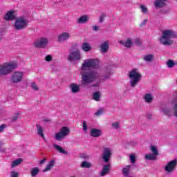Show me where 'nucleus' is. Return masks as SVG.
<instances>
[{"label":"nucleus","instance_id":"obj_48","mask_svg":"<svg viewBox=\"0 0 177 177\" xmlns=\"http://www.w3.org/2000/svg\"><path fill=\"white\" fill-rule=\"evenodd\" d=\"M46 62H52V55L46 56Z\"/></svg>","mask_w":177,"mask_h":177},{"label":"nucleus","instance_id":"obj_32","mask_svg":"<svg viewBox=\"0 0 177 177\" xmlns=\"http://www.w3.org/2000/svg\"><path fill=\"white\" fill-rule=\"evenodd\" d=\"M81 168H91L92 163L88 161H83L80 165Z\"/></svg>","mask_w":177,"mask_h":177},{"label":"nucleus","instance_id":"obj_23","mask_svg":"<svg viewBox=\"0 0 177 177\" xmlns=\"http://www.w3.org/2000/svg\"><path fill=\"white\" fill-rule=\"evenodd\" d=\"M53 147L57 150V151H59V153H61V154H68V152L66 151L63 147H62L60 145H57L56 144L53 145Z\"/></svg>","mask_w":177,"mask_h":177},{"label":"nucleus","instance_id":"obj_27","mask_svg":"<svg viewBox=\"0 0 177 177\" xmlns=\"http://www.w3.org/2000/svg\"><path fill=\"white\" fill-rule=\"evenodd\" d=\"M70 88L73 93H78L80 92V86L78 84H71Z\"/></svg>","mask_w":177,"mask_h":177},{"label":"nucleus","instance_id":"obj_25","mask_svg":"<svg viewBox=\"0 0 177 177\" xmlns=\"http://www.w3.org/2000/svg\"><path fill=\"white\" fill-rule=\"evenodd\" d=\"M82 49L84 52H89L92 49V47L89 43L85 42L82 44Z\"/></svg>","mask_w":177,"mask_h":177},{"label":"nucleus","instance_id":"obj_44","mask_svg":"<svg viewBox=\"0 0 177 177\" xmlns=\"http://www.w3.org/2000/svg\"><path fill=\"white\" fill-rule=\"evenodd\" d=\"M19 115H20V113H15V115L12 117L13 121H17V120H19Z\"/></svg>","mask_w":177,"mask_h":177},{"label":"nucleus","instance_id":"obj_51","mask_svg":"<svg viewBox=\"0 0 177 177\" xmlns=\"http://www.w3.org/2000/svg\"><path fill=\"white\" fill-rule=\"evenodd\" d=\"M95 115L100 117V115H103V111H97L95 113Z\"/></svg>","mask_w":177,"mask_h":177},{"label":"nucleus","instance_id":"obj_46","mask_svg":"<svg viewBox=\"0 0 177 177\" xmlns=\"http://www.w3.org/2000/svg\"><path fill=\"white\" fill-rule=\"evenodd\" d=\"M135 43L136 45H138V46H140V45H142V40H140V39L138 38L135 40Z\"/></svg>","mask_w":177,"mask_h":177},{"label":"nucleus","instance_id":"obj_49","mask_svg":"<svg viewBox=\"0 0 177 177\" xmlns=\"http://www.w3.org/2000/svg\"><path fill=\"white\" fill-rule=\"evenodd\" d=\"M32 88L34 91H38V86L35 83H32Z\"/></svg>","mask_w":177,"mask_h":177},{"label":"nucleus","instance_id":"obj_19","mask_svg":"<svg viewBox=\"0 0 177 177\" xmlns=\"http://www.w3.org/2000/svg\"><path fill=\"white\" fill-rule=\"evenodd\" d=\"M167 0H155L153 5L156 8H164L167 3Z\"/></svg>","mask_w":177,"mask_h":177},{"label":"nucleus","instance_id":"obj_41","mask_svg":"<svg viewBox=\"0 0 177 177\" xmlns=\"http://www.w3.org/2000/svg\"><path fill=\"white\" fill-rule=\"evenodd\" d=\"M83 131L85 133H86L88 131V124H86V122L83 121Z\"/></svg>","mask_w":177,"mask_h":177},{"label":"nucleus","instance_id":"obj_12","mask_svg":"<svg viewBox=\"0 0 177 177\" xmlns=\"http://www.w3.org/2000/svg\"><path fill=\"white\" fill-rule=\"evenodd\" d=\"M81 59L82 56L80 50L71 52L68 56V60L69 62H77L78 60H81Z\"/></svg>","mask_w":177,"mask_h":177},{"label":"nucleus","instance_id":"obj_30","mask_svg":"<svg viewBox=\"0 0 177 177\" xmlns=\"http://www.w3.org/2000/svg\"><path fill=\"white\" fill-rule=\"evenodd\" d=\"M144 99L146 103H151V102H153V99H154V97H153L151 94L147 93L145 94Z\"/></svg>","mask_w":177,"mask_h":177},{"label":"nucleus","instance_id":"obj_53","mask_svg":"<svg viewBox=\"0 0 177 177\" xmlns=\"http://www.w3.org/2000/svg\"><path fill=\"white\" fill-rule=\"evenodd\" d=\"M81 158H84V160H88L89 158V156H88L85 154H83L81 156Z\"/></svg>","mask_w":177,"mask_h":177},{"label":"nucleus","instance_id":"obj_11","mask_svg":"<svg viewBox=\"0 0 177 177\" xmlns=\"http://www.w3.org/2000/svg\"><path fill=\"white\" fill-rule=\"evenodd\" d=\"M48 44H49V40L46 37H40L37 39L35 43V48H44L48 46Z\"/></svg>","mask_w":177,"mask_h":177},{"label":"nucleus","instance_id":"obj_1","mask_svg":"<svg viewBox=\"0 0 177 177\" xmlns=\"http://www.w3.org/2000/svg\"><path fill=\"white\" fill-rule=\"evenodd\" d=\"M81 75L82 77L81 86L83 87L95 82L100 77L99 72L96 71H82Z\"/></svg>","mask_w":177,"mask_h":177},{"label":"nucleus","instance_id":"obj_34","mask_svg":"<svg viewBox=\"0 0 177 177\" xmlns=\"http://www.w3.org/2000/svg\"><path fill=\"white\" fill-rule=\"evenodd\" d=\"M164 115H167V117H171L174 115L177 118V111H163Z\"/></svg>","mask_w":177,"mask_h":177},{"label":"nucleus","instance_id":"obj_33","mask_svg":"<svg viewBox=\"0 0 177 177\" xmlns=\"http://www.w3.org/2000/svg\"><path fill=\"white\" fill-rule=\"evenodd\" d=\"M93 99L95 100V102H99L100 100V92L97 91L93 93Z\"/></svg>","mask_w":177,"mask_h":177},{"label":"nucleus","instance_id":"obj_7","mask_svg":"<svg viewBox=\"0 0 177 177\" xmlns=\"http://www.w3.org/2000/svg\"><path fill=\"white\" fill-rule=\"evenodd\" d=\"M70 135V129L67 127H64L60 129L59 132L56 133L54 138L57 142H62V140H64L66 139V136H68Z\"/></svg>","mask_w":177,"mask_h":177},{"label":"nucleus","instance_id":"obj_10","mask_svg":"<svg viewBox=\"0 0 177 177\" xmlns=\"http://www.w3.org/2000/svg\"><path fill=\"white\" fill-rule=\"evenodd\" d=\"M111 148L110 147H104L102 153V158L106 164H109L110 162V158H111L112 153H111Z\"/></svg>","mask_w":177,"mask_h":177},{"label":"nucleus","instance_id":"obj_16","mask_svg":"<svg viewBox=\"0 0 177 177\" xmlns=\"http://www.w3.org/2000/svg\"><path fill=\"white\" fill-rule=\"evenodd\" d=\"M4 19L6 20V21L15 20V19H16V17L15 16V11L10 10L7 12L4 16Z\"/></svg>","mask_w":177,"mask_h":177},{"label":"nucleus","instance_id":"obj_38","mask_svg":"<svg viewBox=\"0 0 177 177\" xmlns=\"http://www.w3.org/2000/svg\"><path fill=\"white\" fill-rule=\"evenodd\" d=\"M167 66L169 67V68H172L173 66H175V62H174V61H172V59H169L167 61Z\"/></svg>","mask_w":177,"mask_h":177},{"label":"nucleus","instance_id":"obj_21","mask_svg":"<svg viewBox=\"0 0 177 177\" xmlns=\"http://www.w3.org/2000/svg\"><path fill=\"white\" fill-rule=\"evenodd\" d=\"M55 164L56 161L55 159L51 160L46 165V168L43 170V172H48V171H50V169L55 167Z\"/></svg>","mask_w":177,"mask_h":177},{"label":"nucleus","instance_id":"obj_57","mask_svg":"<svg viewBox=\"0 0 177 177\" xmlns=\"http://www.w3.org/2000/svg\"><path fill=\"white\" fill-rule=\"evenodd\" d=\"M0 151H1V153H3L5 151V149L1 148Z\"/></svg>","mask_w":177,"mask_h":177},{"label":"nucleus","instance_id":"obj_3","mask_svg":"<svg viewBox=\"0 0 177 177\" xmlns=\"http://www.w3.org/2000/svg\"><path fill=\"white\" fill-rule=\"evenodd\" d=\"M129 77L130 78V86L135 88L137 84H139V81L142 80V75L138 71V69L134 68L129 73Z\"/></svg>","mask_w":177,"mask_h":177},{"label":"nucleus","instance_id":"obj_2","mask_svg":"<svg viewBox=\"0 0 177 177\" xmlns=\"http://www.w3.org/2000/svg\"><path fill=\"white\" fill-rule=\"evenodd\" d=\"M177 38V32L172 30H165L162 32L160 41L165 46H169L174 44V39Z\"/></svg>","mask_w":177,"mask_h":177},{"label":"nucleus","instance_id":"obj_54","mask_svg":"<svg viewBox=\"0 0 177 177\" xmlns=\"http://www.w3.org/2000/svg\"><path fill=\"white\" fill-rule=\"evenodd\" d=\"M93 30L94 31H97L99 30V26H93Z\"/></svg>","mask_w":177,"mask_h":177},{"label":"nucleus","instance_id":"obj_43","mask_svg":"<svg viewBox=\"0 0 177 177\" xmlns=\"http://www.w3.org/2000/svg\"><path fill=\"white\" fill-rule=\"evenodd\" d=\"M105 17H106V15L104 14L101 15L99 19L100 23H103V21H104Z\"/></svg>","mask_w":177,"mask_h":177},{"label":"nucleus","instance_id":"obj_17","mask_svg":"<svg viewBox=\"0 0 177 177\" xmlns=\"http://www.w3.org/2000/svg\"><path fill=\"white\" fill-rule=\"evenodd\" d=\"M109 48H110V44L109 43V41H104L100 45V52H102V53H106V52L109 51Z\"/></svg>","mask_w":177,"mask_h":177},{"label":"nucleus","instance_id":"obj_52","mask_svg":"<svg viewBox=\"0 0 177 177\" xmlns=\"http://www.w3.org/2000/svg\"><path fill=\"white\" fill-rule=\"evenodd\" d=\"M46 161V158H43L41 160L39 161L40 165L45 164Z\"/></svg>","mask_w":177,"mask_h":177},{"label":"nucleus","instance_id":"obj_37","mask_svg":"<svg viewBox=\"0 0 177 177\" xmlns=\"http://www.w3.org/2000/svg\"><path fill=\"white\" fill-rule=\"evenodd\" d=\"M130 161L131 164H135V162H136V156L135 153H131L130 155Z\"/></svg>","mask_w":177,"mask_h":177},{"label":"nucleus","instance_id":"obj_50","mask_svg":"<svg viewBox=\"0 0 177 177\" xmlns=\"http://www.w3.org/2000/svg\"><path fill=\"white\" fill-rule=\"evenodd\" d=\"M147 19H145L143 21H142V23H141L140 24V27H143V26H146V23H147Z\"/></svg>","mask_w":177,"mask_h":177},{"label":"nucleus","instance_id":"obj_36","mask_svg":"<svg viewBox=\"0 0 177 177\" xmlns=\"http://www.w3.org/2000/svg\"><path fill=\"white\" fill-rule=\"evenodd\" d=\"M111 127L113 129H116V130L121 129V126L120 125V122H113L111 124Z\"/></svg>","mask_w":177,"mask_h":177},{"label":"nucleus","instance_id":"obj_14","mask_svg":"<svg viewBox=\"0 0 177 177\" xmlns=\"http://www.w3.org/2000/svg\"><path fill=\"white\" fill-rule=\"evenodd\" d=\"M111 169V165L110 163H107L104 165L102 167V171L100 172V176H104L107 175L110 172V169Z\"/></svg>","mask_w":177,"mask_h":177},{"label":"nucleus","instance_id":"obj_56","mask_svg":"<svg viewBox=\"0 0 177 177\" xmlns=\"http://www.w3.org/2000/svg\"><path fill=\"white\" fill-rule=\"evenodd\" d=\"M98 111H104V109L103 108H101V109H98Z\"/></svg>","mask_w":177,"mask_h":177},{"label":"nucleus","instance_id":"obj_47","mask_svg":"<svg viewBox=\"0 0 177 177\" xmlns=\"http://www.w3.org/2000/svg\"><path fill=\"white\" fill-rule=\"evenodd\" d=\"M5 128H6V124H1L0 126V133L1 132H3V131L5 130Z\"/></svg>","mask_w":177,"mask_h":177},{"label":"nucleus","instance_id":"obj_20","mask_svg":"<svg viewBox=\"0 0 177 177\" xmlns=\"http://www.w3.org/2000/svg\"><path fill=\"white\" fill-rule=\"evenodd\" d=\"M89 20V17L88 15H83L79 17L77 20V24H85V23H88Z\"/></svg>","mask_w":177,"mask_h":177},{"label":"nucleus","instance_id":"obj_45","mask_svg":"<svg viewBox=\"0 0 177 177\" xmlns=\"http://www.w3.org/2000/svg\"><path fill=\"white\" fill-rule=\"evenodd\" d=\"M146 117L148 120H151V118H153V114L151 113V112H148L146 114Z\"/></svg>","mask_w":177,"mask_h":177},{"label":"nucleus","instance_id":"obj_8","mask_svg":"<svg viewBox=\"0 0 177 177\" xmlns=\"http://www.w3.org/2000/svg\"><path fill=\"white\" fill-rule=\"evenodd\" d=\"M150 147V150L152 153H149L145 154V158L149 161H156V160H157V157L159 156L158 149L155 145H151Z\"/></svg>","mask_w":177,"mask_h":177},{"label":"nucleus","instance_id":"obj_13","mask_svg":"<svg viewBox=\"0 0 177 177\" xmlns=\"http://www.w3.org/2000/svg\"><path fill=\"white\" fill-rule=\"evenodd\" d=\"M177 165V160H173L170 162H169L165 166V171L167 172L168 174H172L176 168Z\"/></svg>","mask_w":177,"mask_h":177},{"label":"nucleus","instance_id":"obj_35","mask_svg":"<svg viewBox=\"0 0 177 177\" xmlns=\"http://www.w3.org/2000/svg\"><path fill=\"white\" fill-rule=\"evenodd\" d=\"M143 59L145 62H150L154 59V55H147L144 56Z\"/></svg>","mask_w":177,"mask_h":177},{"label":"nucleus","instance_id":"obj_40","mask_svg":"<svg viewBox=\"0 0 177 177\" xmlns=\"http://www.w3.org/2000/svg\"><path fill=\"white\" fill-rule=\"evenodd\" d=\"M140 9H141V11H142L144 14L147 13V8L146 6L140 5Z\"/></svg>","mask_w":177,"mask_h":177},{"label":"nucleus","instance_id":"obj_24","mask_svg":"<svg viewBox=\"0 0 177 177\" xmlns=\"http://www.w3.org/2000/svg\"><path fill=\"white\" fill-rule=\"evenodd\" d=\"M120 44L123 45V46H125V48H129L132 46V40L131 39H127L126 41H120Z\"/></svg>","mask_w":177,"mask_h":177},{"label":"nucleus","instance_id":"obj_22","mask_svg":"<svg viewBox=\"0 0 177 177\" xmlns=\"http://www.w3.org/2000/svg\"><path fill=\"white\" fill-rule=\"evenodd\" d=\"M131 168H132L131 165H127L122 169L123 176H125V177L129 176V174L131 172Z\"/></svg>","mask_w":177,"mask_h":177},{"label":"nucleus","instance_id":"obj_15","mask_svg":"<svg viewBox=\"0 0 177 177\" xmlns=\"http://www.w3.org/2000/svg\"><path fill=\"white\" fill-rule=\"evenodd\" d=\"M69 38H71L70 33L66 32H63L58 36V42H64V41H67Z\"/></svg>","mask_w":177,"mask_h":177},{"label":"nucleus","instance_id":"obj_26","mask_svg":"<svg viewBox=\"0 0 177 177\" xmlns=\"http://www.w3.org/2000/svg\"><path fill=\"white\" fill-rule=\"evenodd\" d=\"M111 75V69L110 68H106L104 71V73L102 75V80H109L110 78V76Z\"/></svg>","mask_w":177,"mask_h":177},{"label":"nucleus","instance_id":"obj_18","mask_svg":"<svg viewBox=\"0 0 177 177\" xmlns=\"http://www.w3.org/2000/svg\"><path fill=\"white\" fill-rule=\"evenodd\" d=\"M90 135L93 138H99V136L102 135V130L97 129H91Z\"/></svg>","mask_w":177,"mask_h":177},{"label":"nucleus","instance_id":"obj_42","mask_svg":"<svg viewBox=\"0 0 177 177\" xmlns=\"http://www.w3.org/2000/svg\"><path fill=\"white\" fill-rule=\"evenodd\" d=\"M127 145H129V146H132L133 147H135L138 146V142L136 141H130L127 142Z\"/></svg>","mask_w":177,"mask_h":177},{"label":"nucleus","instance_id":"obj_31","mask_svg":"<svg viewBox=\"0 0 177 177\" xmlns=\"http://www.w3.org/2000/svg\"><path fill=\"white\" fill-rule=\"evenodd\" d=\"M39 174V167H34L30 170V175L32 177H35L37 175Z\"/></svg>","mask_w":177,"mask_h":177},{"label":"nucleus","instance_id":"obj_4","mask_svg":"<svg viewBox=\"0 0 177 177\" xmlns=\"http://www.w3.org/2000/svg\"><path fill=\"white\" fill-rule=\"evenodd\" d=\"M16 67H17V64L15 62L3 64L0 66V75H8V74H10Z\"/></svg>","mask_w":177,"mask_h":177},{"label":"nucleus","instance_id":"obj_6","mask_svg":"<svg viewBox=\"0 0 177 177\" xmlns=\"http://www.w3.org/2000/svg\"><path fill=\"white\" fill-rule=\"evenodd\" d=\"M14 27L17 31H20V30H24L28 27V21L24 17H19L16 19Z\"/></svg>","mask_w":177,"mask_h":177},{"label":"nucleus","instance_id":"obj_58","mask_svg":"<svg viewBox=\"0 0 177 177\" xmlns=\"http://www.w3.org/2000/svg\"><path fill=\"white\" fill-rule=\"evenodd\" d=\"M98 86V84H94V85H93V86Z\"/></svg>","mask_w":177,"mask_h":177},{"label":"nucleus","instance_id":"obj_28","mask_svg":"<svg viewBox=\"0 0 177 177\" xmlns=\"http://www.w3.org/2000/svg\"><path fill=\"white\" fill-rule=\"evenodd\" d=\"M36 128L37 129L38 135H39L44 139V138H45V136L44 135V129H42V127H41V124H37Z\"/></svg>","mask_w":177,"mask_h":177},{"label":"nucleus","instance_id":"obj_5","mask_svg":"<svg viewBox=\"0 0 177 177\" xmlns=\"http://www.w3.org/2000/svg\"><path fill=\"white\" fill-rule=\"evenodd\" d=\"M86 68H99V60L95 59H85L81 70L82 71H86Z\"/></svg>","mask_w":177,"mask_h":177},{"label":"nucleus","instance_id":"obj_39","mask_svg":"<svg viewBox=\"0 0 177 177\" xmlns=\"http://www.w3.org/2000/svg\"><path fill=\"white\" fill-rule=\"evenodd\" d=\"M10 177H19V172L13 170L10 173Z\"/></svg>","mask_w":177,"mask_h":177},{"label":"nucleus","instance_id":"obj_29","mask_svg":"<svg viewBox=\"0 0 177 177\" xmlns=\"http://www.w3.org/2000/svg\"><path fill=\"white\" fill-rule=\"evenodd\" d=\"M23 162V159L21 158H18L14 161L12 162L11 164V168H16V167L20 165Z\"/></svg>","mask_w":177,"mask_h":177},{"label":"nucleus","instance_id":"obj_55","mask_svg":"<svg viewBox=\"0 0 177 177\" xmlns=\"http://www.w3.org/2000/svg\"><path fill=\"white\" fill-rule=\"evenodd\" d=\"M172 104H174V111H177V104H175L174 102H172Z\"/></svg>","mask_w":177,"mask_h":177},{"label":"nucleus","instance_id":"obj_9","mask_svg":"<svg viewBox=\"0 0 177 177\" xmlns=\"http://www.w3.org/2000/svg\"><path fill=\"white\" fill-rule=\"evenodd\" d=\"M23 77H24V73L21 71H15L12 73L10 77V82L12 84H19L23 81Z\"/></svg>","mask_w":177,"mask_h":177}]
</instances>
